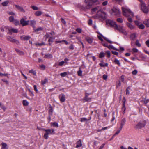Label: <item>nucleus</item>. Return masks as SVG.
Wrapping results in <instances>:
<instances>
[{
  "label": "nucleus",
  "mask_w": 149,
  "mask_h": 149,
  "mask_svg": "<svg viewBox=\"0 0 149 149\" xmlns=\"http://www.w3.org/2000/svg\"><path fill=\"white\" fill-rule=\"evenodd\" d=\"M134 22H135V23L136 24V25L138 26V27L139 26V25H140V24H141V23L140 22L137 21H135Z\"/></svg>",
  "instance_id": "nucleus-48"
},
{
  "label": "nucleus",
  "mask_w": 149,
  "mask_h": 149,
  "mask_svg": "<svg viewBox=\"0 0 149 149\" xmlns=\"http://www.w3.org/2000/svg\"><path fill=\"white\" fill-rule=\"evenodd\" d=\"M92 12L93 14L97 12V15L100 17H103V15L104 14V13L103 12L100 6L95 7L92 9Z\"/></svg>",
  "instance_id": "nucleus-3"
},
{
  "label": "nucleus",
  "mask_w": 149,
  "mask_h": 149,
  "mask_svg": "<svg viewBox=\"0 0 149 149\" xmlns=\"http://www.w3.org/2000/svg\"><path fill=\"white\" fill-rule=\"evenodd\" d=\"M114 62L116 64H117L119 65H120V63L119 62V61L117 59H115L114 61Z\"/></svg>",
  "instance_id": "nucleus-45"
},
{
  "label": "nucleus",
  "mask_w": 149,
  "mask_h": 149,
  "mask_svg": "<svg viewBox=\"0 0 149 149\" xmlns=\"http://www.w3.org/2000/svg\"><path fill=\"white\" fill-rule=\"evenodd\" d=\"M65 63V62L63 61H62L61 62H60L58 64V65L60 66H62L64 64V63Z\"/></svg>",
  "instance_id": "nucleus-46"
},
{
  "label": "nucleus",
  "mask_w": 149,
  "mask_h": 149,
  "mask_svg": "<svg viewBox=\"0 0 149 149\" xmlns=\"http://www.w3.org/2000/svg\"><path fill=\"white\" fill-rule=\"evenodd\" d=\"M51 125L54 127H58V125L57 122H52L51 123Z\"/></svg>",
  "instance_id": "nucleus-21"
},
{
  "label": "nucleus",
  "mask_w": 149,
  "mask_h": 149,
  "mask_svg": "<svg viewBox=\"0 0 149 149\" xmlns=\"http://www.w3.org/2000/svg\"><path fill=\"white\" fill-rule=\"evenodd\" d=\"M127 24L128 26V27L130 28L131 29H133L134 28V27L133 25H132L131 24L127 23Z\"/></svg>",
  "instance_id": "nucleus-27"
},
{
  "label": "nucleus",
  "mask_w": 149,
  "mask_h": 149,
  "mask_svg": "<svg viewBox=\"0 0 149 149\" xmlns=\"http://www.w3.org/2000/svg\"><path fill=\"white\" fill-rule=\"evenodd\" d=\"M136 38V36L135 33L132 34L130 36L131 39L132 40H134Z\"/></svg>",
  "instance_id": "nucleus-28"
},
{
  "label": "nucleus",
  "mask_w": 149,
  "mask_h": 149,
  "mask_svg": "<svg viewBox=\"0 0 149 149\" xmlns=\"http://www.w3.org/2000/svg\"><path fill=\"white\" fill-rule=\"evenodd\" d=\"M77 145L76 148H77L79 147H81L82 145V141L81 140H79L77 142Z\"/></svg>",
  "instance_id": "nucleus-16"
},
{
  "label": "nucleus",
  "mask_w": 149,
  "mask_h": 149,
  "mask_svg": "<svg viewBox=\"0 0 149 149\" xmlns=\"http://www.w3.org/2000/svg\"><path fill=\"white\" fill-rule=\"evenodd\" d=\"M42 14V12L41 11H37L35 13V15L36 16H38L41 15Z\"/></svg>",
  "instance_id": "nucleus-23"
},
{
  "label": "nucleus",
  "mask_w": 149,
  "mask_h": 149,
  "mask_svg": "<svg viewBox=\"0 0 149 149\" xmlns=\"http://www.w3.org/2000/svg\"><path fill=\"white\" fill-rule=\"evenodd\" d=\"M107 1H105L103 2V3H102V4L103 6H105L107 4Z\"/></svg>",
  "instance_id": "nucleus-60"
},
{
  "label": "nucleus",
  "mask_w": 149,
  "mask_h": 149,
  "mask_svg": "<svg viewBox=\"0 0 149 149\" xmlns=\"http://www.w3.org/2000/svg\"><path fill=\"white\" fill-rule=\"evenodd\" d=\"M106 53L107 55V57L108 58H110V52L109 51H106Z\"/></svg>",
  "instance_id": "nucleus-55"
},
{
  "label": "nucleus",
  "mask_w": 149,
  "mask_h": 149,
  "mask_svg": "<svg viewBox=\"0 0 149 149\" xmlns=\"http://www.w3.org/2000/svg\"><path fill=\"white\" fill-rule=\"evenodd\" d=\"M113 14L117 15L120 13V11L119 9L116 8H114L112 9Z\"/></svg>",
  "instance_id": "nucleus-8"
},
{
  "label": "nucleus",
  "mask_w": 149,
  "mask_h": 149,
  "mask_svg": "<svg viewBox=\"0 0 149 149\" xmlns=\"http://www.w3.org/2000/svg\"><path fill=\"white\" fill-rule=\"evenodd\" d=\"M13 22L14 24L16 26H17L19 24V21L16 19L14 20V21Z\"/></svg>",
  "instance_id": "nucleus-38"
},
{
  "label": "nucleus",
  "mask_w": 149,
  "mask_h": 149,
  "mask_svg": "<svg viewBox=\"0 0 149 149\" xmlns=\"http://www.w3.org/2000/svg\"><path fill=\"white\" fill-rule=\"evenodd\" d=\"M100 36H98V37L99 39L102 41H103V39L102 38H104V39L108 42L109 43H112V42L109 40L106 37H104L101 34H100Z\"/></svg>",
  "instance_id": "nucleus-9"
},
{
  "label": "nucleus",
  "mask_w": 149,
  "mask_h": 149,
  "mask_svg": "<svg viewBox=\"0 0 149 149\" xmlns=\"http://www.w3.org/2000/svg\"><path fill=\"white\" fill-rule=\"evenodd\" d=\"M132 50L134 52H138V50L136 48H133L132 49Z\"/></svg>",
  "instance_id": "nucleus-56"
},
{
  "label": "nucleus",
  "mask_w": 149,
  "mask_h": 149,
  "mask_svg": "<svg viewBox=\"0 0 149 149\" xmlns=\"http://www.w3.org/2000/svg\"><path fill=\"white\" fill-rule=\"evenodd\" d=\"M88 24L89 25H91L92 24V21L91 19H89L88 22Z\"/></svg>",
  "instance_id": "nucleus-63"
},
{
  "label": "nucleus",
  "mask_w": 149,
  "mask_h": 149,
  "mask_svg": "<svg viewBox=\"0 0 149 149\" xmlns=\"http://www.w3.org/2000/svg\"><path fill=\"white\" fill-rule=\"evenodd\" d=\"M145 125V124L143 123L140 122L135 126V128L136 129H139L144 127Z\"/></svg>",
  "instance_id": "nucleus-7"
},
{
  "label": "nucleus",
  "mask_w": 149,
  "mask_h": 149,
  "mask_svg": "<svg viewBox=\"0 0 149 149\" xmlns=\"http://www.w3.org/2000/svg\"><path fill=\"white\" fill-rule=\"evenodd\" d=\"M8 39L9 41L12 42H16L17 41V40L14 39L13 38L10 37L8 38Z\"/></svg>",
  "instance_id": "nucleus-26"
},
{
  "label": "nucleus",
  "mask_w": 149,
  "mask_h": 149,
  "mask_svg": "<svg viewBox=\"0 0 149 149\" xmlns=\"http://www.w3.org/2000/svg\"><path fill=\"white\" fill-rule=\"evenodd\" d=\"M107 47H108L110 49H113L115 50H118L116 48H115L113 46L111 45L108 46Z\"/></svg>",
  "instance_id": "nucleus-37"
},
{
  "label": "nucleus",
  "mask_w": 149,
  "mask_h": 149,
  "mask_svg": "<svg viewBox=\"0 0 149 149\" xmlns=\"http://www.w3.org/2000/svg\"><path fill=\"white\" fill-rule=\"evenodd\" d=\"M34 29L35 31H38L42 30V28L41 27H39V28H37V29H35V28H34Z\"/></svg>",
  "instance_id": "nucleus-54"
},
{
  "label": "nucleus",
  "mask_w": 149,
  "mask_h": 149,
  "mask_svg": "<svg viewBox=\"0 0 149 149\" xmlns=\"http://www.w3.org/2000/svg\"><path fill=\"white\" fill-rule=\"evenodd\" d=\"M40 67L42 70H44L45 69V66L43 65H40Z\"/></svg>",
  "instance_id": "nucleus-61"
},
{
  "label": "nucleus",
  "mask_w": 149,
  "mask_h": 149,
  "mask_svg": "<svg viewBox=\"0 0 149 149\" xmlns=\"http://www.w3.org/2000/svg\"><path fill=\"white\" fill-rule=\"evenodd\" d=\"M137 71L136 70H135L132 71V73L133 75H136L137 74Z\"/></svg>",
  "instance_id": "nucleus-51"
},
{
  "label": "nucleus",
  "mask_w": 149,
  "mask_h": 149,
  "mask_svg": "<svg viewBox=\"0 0 149 149\" xmlns=\"http://www.w3.org/2000/svg\"><path fill=\"white\" fill-rule=\"evenodd\" d=\"M9 3V1L8 0H6L2 2L1 3V4L3 6H7Z\"/></svg>",
  "instance_id": "nucleus-24"
},
{
  "label": "nucleus",
  "mask_w": 149,
  "mask_h": 149,
  "mask_svg": "<svg viewBox=\"0 0 149 149\" xmlns=\"http://www.w3.org/2000/svg\"><path fill=\"white\" fill-rule=\"evenodd\" d=\"M143 23L147 27H149V19H145L143 21Z\"/></svg>",
  "instance_id": "nucleus-19"
},
{
  "label": "nucleus",
  "mask_w": 149,
  "mask_h": 149,
  "mask_svg": "<svg viewBox=\"0 0 149 149\" xmlns=\"http://www.w3.org/2000/svg\"><path fill=\"white\" fill-rule=\"evenodd\" d=\"M106 24L114 28L115 30H117L120 32L124 35L127 34V33L124 28L123 26L118 25L114 21L110 20H107L106 21Z\"/></svg>",
  "instance_id": "nucleus-1"
},
{
  "label": "nucleus",
  "mask_w": 149,
  "mask_h": 149,
  "mask_svg": "<svg viewBox=\"0 0 149 149\" xmlns=\"http://www.w3.org/2000/svg\"><path fill=\"white\" fill-rule=\"evenodd\" d=\"M138 27L140 29H143L145 28V26L143 24L141 23L140 25H139Z\"/></svg>",
  "instance_id": "nucleus-42"
},
{
  "label": "nucleus",
  "mask_w": 149,
  "mask_h": 149,
  "mask_svg": "<svg viewBox=\"0 0 149 149\" xmlns=\"http://www.w3.org/2000/svg\"><path fill=\"white\" fill-rule=\"evenodd\" d=\"M102 67H104V66H107L108 65V64L107 63H100L99 64Z\"/></svg>",
  "instance_id": "nucleus-30"
},
{
  "label": "nucleus",
  "mask_w": 149,
  "mask_h": 149,
  "mask_svg": "<svg viewBox=\"0 0 149 149\" xmlns=\"http://www.w3.org/2000/svg\"><path fill=\"white\" fill-rule=\"evenodd\" d=\"M67 74V73L66 72H64L60 74L61 76L63 77H65Z\"/></svg>",
  "instance_id": "nucleus-43"
},
{
  "label": "nucleus",
  "mask_w": 149,
  "mask_h": 149,
  "mask_svg": "<svg viewBox=\"0 0 149 149\" xmlns=\"http://www.w3.org/2000/svg\"><path fill=\"white\" fill-rule=\"evenodd\" d=\"M98 0H85V2L87 5L86 7L89 8L92 5L93 2H96Z\"/></svg>",
  "instance_id": "nucleus-6"
},
{
  "label": "nucleus",
  "mask_w": 149,
  "mask_h": 149,
  "mask_svg": "<svg viewBox=\"0 0 149 149\" xmlns=\"http://www.w3.org/2000/svg\"><path fill=\"white\" fill-rule=\"evenodd\" d=\"M29 22V20L25 21L24 19L23 18H22L20 21V24H22L23 26H24L28 25Z\"/></svg>",
  "instance_id": "nucleus-10"
},
{
  "label": "nucleus",
  "mask_w": 149,
  "mask_h": 149,
  "mask_svg": "<svg viewBox=\"0 0 149 149\" xmlns=\"http://www.w3.org/2000/svg\"><path fill=\"white\" fill-rule=\"evenodd\" d=\"M107 76L106 74H104L103 76V78L104 80H106L107 79Z\"/></svg>",
  "instance_id": "nucleus-57"
},
{
  "label": "nucleus",
  "mask_w": 149,
  "mask_h": 149,
  "mask_svg": "<svg viewBox=\"0 0 149 149\" xmlns=\"http://www.w3.org/2000/svg\"><path fill=\"white\" fill-rule=\"evenodd\" d=\"M80 121L81 122L86 121H87V119L86 118H80Z\"/></svg>",
  "instance_id": "nucleus-44"
},
{
  "label": "nucleus",
  "mask_w": 149,
  "mask_h": 149,
  "mask_svg": "<svg viewBox=\"0 0 149 149\" xmlns=\"http://www.w3.org/2000/svg\"><path fill=\"white\" fill-rule=\"evenodd\" d=\"M117 21L118 22L122 23L123 22V20L122 18H119L117 19Z\"/></svg>",
  "instance_id": "nucleus-41"
},
{
  "label": "nucleus",
  "mask_w": 149,
  "mask_h": 149,
  "mask_svg": "<svg viewBox=\"0 0 149 149\" xmlns=\"http://www.w3.org/2000/svg\"><path fill=\"white\" fill-rule=\"evenodd\" d=\"M79 70L77 72L79 76H82V71L81 70L80 68H79Z\"/></svg>",
  "instance_id": "nucleus-32"
},
{
  "label": "nucleus",
  "mask_w": 149,
  "mask_h": 149,
  "mask_svg": "<svg viewBox=\"0 0 149 149\" xmlns=\"http://www.w3.org/2000/svg\"><path fill=\"white\" fill-rule=\"evenodd\" d=\"M15 51L19 54L20 55H22L24 54V53L23 51H21L17 49H15Z\"/></svg>",
  "instance_id": "nucleus-25"
},
{
  "label": "nucleus",
  "mask_w": 149,
  "mask_h": 149,
  "mask_svg": "<svg viewBox=\"0 0 149 149\" xmlns=\"http://www.w3.org/2000/svg\"><path fill=\"white\" fill-rule=\"evenodd\" d=\"M7 29H8L9 32L10 33H11L12 32L17 33L18 31L17 29L13 28L7 27Z\"/></svg>",
  "instance_id": "nucleus-11"
},
{
  "label": "nucleus",
  "mask_w": 149,
  "mask_h": 149,
  "mask_svg": "<svg viewBox=\"0 0 149 149\" xmlns=\"http://www.w3.org/2000/svg\"><path fill=\"white\" fill-rule=\"evenodd\" d=\"M141 9L143 13H148L149 11V8H147L145 4L143 1L141 2Z\"/></svg>",
  "instance_id": "nucleus-5"
},
{
  "label": "nucleus",
  "mask_w": 149,
  "mask_h": 149,
  "mask_svg": "<svg viewBox=\"0 0 149 149\" xmlns=\"http://www.w3.org/2000/svg\"><path fill=\"white\" fill-rule=\"evenodd\" d=\"M15 7L17 8L20 11L23 12H25V11L23 9V8L21 7L19 5H15Z\"/></svg>",
  "instance_id": "nucleus-15"
},
{
  "label": "nucleus",
  "mask_w": 149,
  "mask_h": 149,
  "mask_svg": "<svg viewBox=\"0 0 149 149\" xmlns=\"http://www.w3.org/2000/svg\"><path fill=\"white\" fill-rule=\"evenodd\" d=\"M112 53L114 54V55H118V52H116V51H112Z\"/></svg>",
  "instance_id": "nucleus-59"
},
{
  "label": "nucleus",
  "mask_w": 149,
  "mask_h": 149,
  "mask_svg": "<svg viewBox=\"0 0 149 149\" xmlns=\"http://www.w3.org/2000/svg\"><path fill=\"white\" fill-rule=\"evenodd\" d=\"M31 8L34 10H37L38 9V8L35 6H31Z\"/></svg>",
  "instance_id": "nucleus-50"
},
{
  "label": "nucleus",
  "mask_w": 149,
  "mask_h": 149,
  "mask_svg": "<svg viewBox=\"0 0 149 149\" xmlns=\"http://www.w3.org/2000/svg\"><path fill=\"white\" fill-rule=\"evenodd\" d=\"M59 98L61 102H63L65 101V96L64 94H61L59 95Z\"/></svg>",
  "instance_id": "nucleus-14"
},
{
  "label": "nucleus",
  "mask_w": 149,
  "mask_h": 149,
  "mask_svg": "<svg viewBox=\"0 0 149 149\" xmlns=\"http://www.w3.org/2000/svg\"><path fill=\"white\" fill-rule=\"evenodd\" d=\"M121 130H122L121 129H120L119 128H118V129L117 132H116V133L114 135H115L118 134L119 133V132H120V131Z\"/></svg>",
  "instance_id": "nucleus-47"
},
{
  "label": "nucleus",
  "mask_w": 149,
  "mask_h": 149,
  "mask_svg": "<svg viewBox=\"0 0 149 149\" xmlns=\"http://www.w3.org/2000/svg\"><path fill=\"white\" fill-rule=\"evenodd\" d=\"M30 24L34 29L35 28V26L36 24V22L35 21L31 20L29 21Z\"/></svg>",
  "instance_id": "nucleus-18"
},
{
  "label": "nucleus",
  "mask_w": 149,
  "mask_h": 149,
  "mask_svg": "<svg viewBox=\"0 0 149 149\" xmlns=\"http://www.w3.org/2000/svg\"><path fill=\"white\" fill-rule=\"evenodd\" d=\"M76 31L79 33H81L82 31V29L79 28H77L76 29Z\"/></svg>",
  "instance_id": "nucleus-52"
},
{
  "label": "nucleus",
  "mask_w": 149,
  "mask_h": 149,
  "mask_svg": "<svg viewBox=\"0 0 149 149\" xmlns=\"http://www.w3.org/2000/svg\"><path fill=\"white\" fill-rule=\"evenodd\" d=\"M123 14L124 16L126 17L134 16V15L132 12L126 6L122 7Z\"/></svg>",
  "instance_id": "nucleus-2"
},
{
  "label": "nucleus",
  "mask_w": 149,
  "mask_h": 149,
  "mask_svg": "<svg viewBox=\"0 0 149 149\" xmlns=\"http://www.w3.org/2000/svg\"><path fill=\"white\" fill-rule=\"evenodd\" d=\"M126 121V119L125 118H123L120 121V126L119 128L122 129L123 126L125 124Z\"/></svg>",
  "instance_id": "nucleus-12"
},
{
  "label": "nucleus",
  "mask_w": 149,
  "mask_h": 149,
  "mask_svg": "<svg viewBox=\"0 0 149 149\" xmlns=\"http://www.w3.org/2000/svg\"><path fill=\"white\" fill-rule=\"evenodd\" d=\"M1 108L4 111L6 109V108L3 105L1 106Z\"/></svg>",
  "instance_id": "nucleus-64"
},
{
  "label": "nucleus",
  "mask_w": 149,
  "mask_h": 149,
  "mask_svg": "<svg viewBox=\"0 0 149 149\" xmlns=\"http://www.w3.org/2000/svg\"><path fill=\"white\" fill-rule=\"evenodd\" d=\"M1 144L2 146L1 149H8L7 144L6 143L3 142Z\"/></svg>",
  "instance_id": "nucleus-20"
},
{
  "label": "nucleus",
  "mask_w": 149,
  "mask_h": 149,
  "mask_svg": "<svg viewBox=\"0 0 149 149\" xmlns=\"http://www.w3.org/2000/svg\"><path fill=\"white\" fill-rule=\"evenodd\" d=\"M29 72L30 73H33V74L36 75V72L35 71L33 70H31L29 71Z\"/></svg>",
  "instance_id": "nucleus-49"
},
{
  "label": "nucleus",
  "mask_w": 149,
  "mask_h": 149,
  "mask_svg": "<svg viewBox=\"0 0 149 149\" xmlns=\"http://www.w3.org/2000/svg\"><path fill=\"white\" fill-rule=\"evenodd\" d=\"M84 100L86 101L90 102L91 101V98H88L86 95L84 98Z\"/></svg>",
  "instance_id": "nucleus-31"
},
{
  "label": "nucleus",
  "mask_w": 149,
  "mask_h": 149,
  "mask_svg": "<svg viewBox=\"0 0 149 149\" xmlns=\"http://www.w3.org/2000/svg\"><path fill=\"white\" fill-rule=\"evenodd\" d=\"M105 56V54L102 52H101L100 53V54H99V57L100 58H103V57H104Z\"/></svg>",
  "instance_id": "nucleus-36"
},
{
  "label": "nucleus",
  "mask_w": 149,
  "mask_h": 149,
  "mask_svg": "<svg viewBox=\"0 0 149 149\" xmlns=\"http://www.w3.org/2000/svg\"><path fill=\"white\" fill-rule=\"evenodd\" d=\"M48 81V80L47 79H45L44 80H42L41 81L42 84L43 85H44Z\"/></svg>",
  "instance_id": "nucleus-33"
},
{
  "label": "nucleus",
  "mask_w": 149,
  "mask_h": 149,
  "mask_svg": "<svg viewBox=\"0 0 149 149\" xmlns=\"http://www.w3.org/2000/svg\"><path fill=\"white\" fill-rule=\"evenodd\" d=\"M54 38L52 37H50L49 38L48 42H49V45H51V43L53 42V40Z\"/></svg>",
  "instance_id": "nucleus-22"
},
{
  "label": "nucleus",
  "mask_w": 149,
  "mask_h": 149,
  "mask_svg": "<svg viewBox=\"0 0 149 149\" xmlns=\"http://www.w3.org/2000/svg\"><path fill=\"white\" fill-rule=\"evenodd\" d=\"M86 40L89 44H91L93 42V39L92 38L87 37L86 38Z\"/></svg>",
  "instance_id": "nucleus-17"
},
{
  "label": "nucleus",
  "mask_w": 149,
  "mask_h": 149,
  "mask_svg": "<svg viewBox=\"0 0 149 149\" xmlns=\"http://www.w3.org/2000/svg\"><path fill=\"white\" fill-rule=\"evenodd\" d=\"M33 45H36V46H42L43 45H45V43L44 42L41 43H35L33 44Z\"/></svg>",
  "instance_id": "nucleus-40"
},
{
  "label": "nucleus",
  "mask_w": 149,
  "mask_h": 149,
  "mask_svg": "<svg viewBox=\"0 0 149 149\" xmlns=\"http://www.w3.org/2000/svg\"><path fill=\"white\" fill-rule=\"evenodd\" d=\"M136 44L137 46L139 47H140L141 45L139 43L138 40H136Z\"/></svg>",
  "instance_id": "nucleus-53"
},
{
  "label": "nucleus",
  "mask_w": 149,
  "mask_h": 149,
  "mask_svg": "<svg viewBox=\"0 0 149 149\" xmlns=\"http://www.w3.org/2000/svg\"><path fill=\"white\" fill-rule=\"evenodd\" d=\"M53 112V109L51 107H50L49 108V115H52V114Z\"/></svg>",
  "instance_id": "nucleus-34"
},
{
  "label": "nucleus",
  "mask_w": 149,
  "mask_h": 149,
  "mask_svg": "<svg viewBox=\"0 0 149 149\" xmlns=\"http://www.w3.org/2000/svg\"><path fill=\"white\" fill-rule=\"evenodd\" d=\"M52 55L50 54H46L44 56V57L45 58H52Z\"/></svg>",
  "instance_id": "nucleus-35"
},
{
  "label": "nucleus",
  "mask_w": 149,
  "mask_h": 149,
  "mask_svg": "<svg viewBox=\"0 0 149 149\" xmlns=\"http://www.w3.org/2000/svg\"><path fill=\"white\" fill-rule=\"evenodd\" d=\"M49 33H47L45 36V37H46V38H48L50 36Z\"/></svg>",
  "instance_id": "nucleus-62"
},
{
  "label": "nucleus",
  "mask_w": 149,
  "mask_h": 149,
  "mask_svg": "<svg viewBox=\"0 0 149 149\" xmlns=\"http://www.w3.org/2000/svg\"><path fill=\"white\" fill-rule=\"evenodd\" d=\"M42 130L45 132L43 137L46 139H48L49 137L48 135L54 134H55L54 130L53 129L51 130L50 129H43Z\"/></svg>",
  "instance_id": "nucleus-4"
},
{
  "label": "nucleus",
  "mask_w": 149,
  "mask_h": 149,
  "mask_svg": "<svg viewBox=\"0 0 149 149\" xmlns=\"http://www.w3.org/2000/svg\"><path fill=\"white\" fill-rule=\"evenodd\" d=\"M20 38L23 40H28L30 38V37L29 36L23 35L21 36Z\"/></svg>",
  "instance_id": "nucleus-13"
},
{
  "label": "nucleus",
  "mask_w": 149,
  "mask_h": 149,
  "mask_svg": "<svg viewBox=\"0 0 149 149\" xmlns=\"http://www.w3.org/2000/svg\"><path fill=\"white\" fill-rule=\"evenodd\" d=\"M69 49L70 50H73L74 49V47L73 45H71L69 47Z\"/></svg>",
  "instance_id": "nucleus-58"
},
{
  "label": "nucleus",
  "mask_w": 149,
  "mask_h": 149,
  "mask_svg": "<svg viewBox=\"0 0 149 149\" xmlns=\"http://www.w3.org/2000/svg\"><path fill=\"white\" fill-rule=\"evenodd\" d=\"M23 104L24 106H28L29 104L28 102L26 100H24L23 102Z\"/></svg>",
  "instance_id": "nucleus-39"
},
{
  "label": "nucleus",
  "mask_w": 149,
  "mask_h": 149,
  "mask_svg": "<svg viewBox=\"0 0 149 149\" xmlns=\"http://www.w3.org/2000/svg\"><path fill=\"white\" fill-rule=\"evenodd\" d=\"M15 19H14V17L13 16H11L9 18V20L10 22H13Z\"/></svg>",
  "instance_id": "nucleus-29"
}]
</instances>
